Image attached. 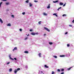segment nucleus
<instances>
[{"label": "nucleus", "instance_id": "obj_1", "mask_svg": "<svg viewBox=\"0 0 74 74\" xmlns=\"http://www.w3.org/2000/svg\"><path fill=\"white\" fill-rule=\"evenodd\" d=\"M44 29L47 31H48V32H50V30L46 27H44Z\"/></svg>", "mask_w": 74, "mask_h": 74}, {"label": "nucleus", "instance_id": "obj_2", "mask_svg": "<svg viewBox=\"0 0 74 74\" xmlns=\"http://www.w3.org/2000/svg\"><path fill=\"white\" fill-rule=\"evenodd\" d=\"M0 22L1 23H3V20H2V19H1L0 18Z\"/></svg>", "mask_w": 74, "mask_h": 74}, {"label": "nucleus", "instance_id": "obj_3", "mask_svg": "<svg viewBox=\"0 0 74 74\" xmlns=\"http://www.w3.org/2000/svg\"><path fill=\"white\" fill-rule=\"evenodd\" d=\"M17 49V47H15L14 49L13 50V51H14L15 50H16Z\"/></svg>", "mask_w": 74, "mask_h": 74}, {"label": "nucleus", "instance_id": "obj_4", "mask_svg": "<svg viewBox=\"0 0 74 74\" xmlns=\"http://www.w3.org/2000/svg\"><path fill=\"white\" fill-rule=\"evenodd\" d=\"M14 73H17V72H18V71H17V70L16 69H15L14 70Z\"/></svg>", "mask_w": 74, "mask_h": 74}, {"label": "nucleus", "instance_id": "obj_5", "mask_svg": "<svg viewBox=\"0 0 74 74\" xmlns=\"http://www.w3.org/2000/svg\"><path fill=\"white\" fill-rule=\"evenodd\" d=\"M60 5H63V3L60 2Z\"/></svg>", "mask_w": 74, "mask_h": 74}, {"label": "nucleus", "instance_id": "obj_6", "mask_svg": "<svg viewBox=\"0 0 74 74\" xmlns=\"http://www.w3.org/2000/svg\"><path fill=\"white\" fill-rule=\"evenodd\" d=\"M45 67H46V68H49V67L47 66L46 65H45Z\"/></svg>", "mask_w": 74, "mask_h": 74}, {"label": "nucleus", "instance_id": "obj_7", "mask_svg": "<svg viewBox=\"0 0 74 74\" xmlns=\"http://www.w3.org/2000/svg\"><path fill=\"white\" fill-rule=\"evenodd\" d=\"M58 1H53V3H58Z\"/></svg>", "mask_w": 74, "mask_h": 74}, {"label": "nucleus", "instance_id": "obj_8", "mask_svg": "<svg viewBox=\"0 0 74 74\" xmlns=\"http://www.w3.org/2000/svg\"><path fill=\"white\" fill-rule=\"evenodd\" d=\"M24 53H29V52H28L27 51H25L24 52Z\"/></svg>", "mask_w": 74, "mask_h": 74}, {"label": "nucleus", "instance_id": "obj_9", "mask_svg": "<svg viewBox=\"0 0 74 74\" xmlns=\"http://www.w3.org/2000/svg\"><path fill=\"white\" fill-rule=\"evenodd\" d=\"M49 44H50V45H52L53 44V42H49Z\"/></svg>", "mask_w": 74, "mask_h": 74}, {"label": "nucleus", "instance_id": "obj_10", "mask_svg": "<svg viewBox=\"0 0 74 74\" xmlns=\"http://www.w3.org/2000/svg\"><path fill=\"white\" fill-rule=\"evenodd\" d=\"M43 14L44 15H45V16H46V15H47V14H46V13H43Z\"/></svg>", "mask_w": 74, "mask_h": 74}, {"label": "nucleus", "instance_id": "obj_11", "mask_svg": "<svg viewBox=\"0 0 74 74\" xmlns=\"http://www.w3.org/2000/svg\"><path fill=\"white\" fill-rule=\"evenodd\" d=\"M53 15H55L56 16H57V17H58V16L57 15H56V13H54L53 14Z\"/></svg>", "mask_w": 74, "mask_h": 74}, {"label": "nucleus", "instance_id": "obj_12", "mask_svg": "<svg viewBox=\"0 0 74 74\" xmlns=\"http://www.w3.org/2000/svg\"><path fill=\"white\" fill-rule=\"evenodd\" d=\"M50 4L49 5L47 6V8H50Z\"/></svg>", "mask_w": 74, "mask_h": 74}, {"label": "nucleus", "instance_id": "obj_13", "mask_svg": "<svg viewBox=\"0 0 74 74\" xmlns=\"http://www.w3.org/2000/svg\"><path fill=\"white\" fill-rule=\"evenodd\" d=\"M12 69L10 68L9 69V71H10V72H11V71H12Z\"/></svg>", "mask_w": 74, "mask_h": 74}, {"label": "nucleus", "instance_id": "obj_14", "mask_svg": "<svg viewBox=\"0 0 74 74\" xmlns=\"http://www.w3.org/2000/svg\"><path fill=\"white\" fill-rule=\"evenodd\" d=\"M31 34H32V35H33V36H34V35H35V33H31Z\"/></svg>", "mask_w": 74, "mask_h": 74}, {"label": "nucleus", "instance_id": "obj_15", "mask_svg": "<svg viewBox=\"0 0 74 74\" xmlns=\"http://www.w3.org/2000/svg\"><path fill=\"white\" fill-rule=\"evenodd\" d=\"M7 26H11V24L10 23H9L7 25Z\"/></svg>", "mask_w": 74, "mask_h": 74}, {"label": "nucleus", "instance_id": "obj_16", "mask_svg": "<svg viewBox=\"0 0 74 74\" xmlns=\"http://www.w3.org/2000/svg\"><path fill=\"white\" fill-rule=\"evenodd\" d=\"M64 55H60V57H64L65 56Z\"/></svg>", "mask_w": 74, "mask_h": 74}, {"label": "nucleus", "instance_id": "obj_17", "mask_svg": "<svg viewBox=\"0 0 74 74\" xmlns=\"http://www.w3.org/2000/svg\"><path fill=\"white\" fill-rule=\"evenodd\" d=\"M29 4L30 7H32V4H31V3H30Z\"/></svg>", "mask_w": 74, "mask_h": 74}, {"label": "nucleus", "instance_id": "obj_18", "mask_svg": "<svg viewBox=\"0 0 74 74\" xmlns=\"http://www.w3.org/2000/svg\"><path fill=\"white\" fill-rule=\"evenodd\" d=\"M21 70V69H20V68H18L17 69H16V70H17V71H19V70Z\"/></svg>", "mask_w": 74, "mask_h": 74}, {"label": "nucleus", "instance_id": "obj_19", "mask_svg": "<svg viewBox=\"0 0 74 74\" xmlns=\"http://www.w3.org/2000/svg\"><path fill=\"white\" fill-rule=\"evenodd\" d=\"M54 58H57V56H53Z\"/></svg>", "mask_w": 74, "mask_h": 74}, {"label": "nucleus", "instance_id": "obj_20", "mask_svg": "<svg viewBox=\"0 0 74 74\" xmlns=\"http://www.w3.org/2000/svg\"><path fill=\"white\" fill-rule=\"evenodd\" d=\"M41 53H39L38 54V56H39V57H41Z\"/></svg>", "mask_w": 74, "mask_h": 74}, {"label": "nucleus", "instance_id": "obj_21", "mask_svg": "<svg viewBox=\"0 0 74 74\" xmlns=\"http://www.w3.org/2000/svg\"><path fill=\"white\" fill-rule=\"evenodd\" d=\"M41 21H39L38 22V24L39 25H41Z\"/></svg>", "mask_w": 74, "mask_h": 74}, {"label": "nucleus", "instance_id": "obj_22", "mask_svg": "<svg viewBox=\"0 0 74 74\" xmlns=\"http://www.w3.org/2000/svg\"><path fill=\"white\" fill-rule=\"evenodd\" d=\"M34 2H35V3H37V2H38V1L34 0Z\"/></svg>", "mask_w": 74, "mask_h": 74}, {"label": "nucleus", "instance_id": "obj_23", "mask_svg": "<svg viewBox=\"0 0 74 74\" xmlns=\"http://www.w3.org/2000/svg\"><path fill=\"white\" fill-rule=\"evenodd\" d=\"M71 68H72V67H70V68H68V70H70V69H71Z\"/></svg>", "mask_w": 74, "mask_h": 74}, {"label": "nucleus", "instance_id": "obj_24", "mask_svg": "<svg viewBox=\"0 0 74 74\" xmlns=\"http://www.w3.org/2000/svg\"><path fill=\"white\" fill-rule=\"evenodd\" d=\"M6 5H8V4H10V3H6Z\"/></svg>", "mask_w": 74, "mask_h": 74}, {"label": "nucleus", "instance_id": "obj_25", "mask_svg": "<svg viewBox=\"0 0 74 74\" xmlns=\"http://www.w3.org/2000/svg\"><path fill=\"white\" fill-rule=\"evenodd\" d=\"M28 38L27 37H26V38L25 39V40H27Z\"/></svg>", "mask_w": 74, "mask_h": 74}, {"label": "nucleus", "instance_id": "obj_26", "mask_svg": "<svg viewBox=\"0 0 74 74\" xmlns=\"http://www.w3.org/2000/svg\"><path fill=\"white\" fill-rule=\"evenodd\" d=\"M57 71L58 72H60V70L59 69H58L57 70Z\"/></svg>", "mask_w": 74, "mask_h": 74}, {"label": "nucleus", "instance_id": "obj_27", "mask_svg": "<svg viewBox=\"0 0 74 74\" xmlns=\"http://www.w3.org/2000/svg\"><path fill=\"white\" fill-rule=\"evenodd\" d=\"M2 3H3V2H1L0 3V7H1V4H2Z\"/></svg>", "mask_w": 74, "mask_h": 74}, {"label": "nucleus", "instance_id": "obj_28", "mask_svg": "<svg viewBox=\"0 0 74 74\" xmlns=\"http://www.w3.org/2000/svg\"><path fill=\"white\" fill-rule=\"evenodd\" d=\"M9 57H10V59H11L12 60H14V59H13L12 58H11V57L10 56H9Z\"/></svg>", "mask_w": 74, "mask_h": 74}, {"label": "nucleus", "instance_id": "obj_29", "mask_svg": "<svg viewBox=\"0 0 74 74\" xmlns=\"http://www.w3.org/2000/svg\"><path fill=\"white\" fill-rule=\"evenodd\" d=\"M61 71H64V69H62Z\"/></svg>", "mask_w": 74, "mask_h": 74}, {"label": "nucleus", "instance_id": "obj_30", "mask_svg": "<svg viewBox=\"0 0 74 74\" xmlns=\"http://www.w3.org/2000/svg\"><path fill=\"white\" fill-rule=\"evenodd\" d=\"M35 35H36H36H37L38 34V32H37L36 33H35Z\"/></svg>", "mask_w": 74, "mask_h": 74}, {"label": "nucleus", "instance_id": "obj_31", "mask_svg": "<svg viewBox=\"0 0 74 74\" xmlns=\"http://www.w3.org/2000/svg\"><path fill=\"white\" fill-rule=\"evenodd\" d=\"M55 74V73L53 72V71H52L51 74Z\"/></svg>", "mask_w": 74, "mask_h": 74}, {"label": "nucleus", "instance_id": "obj_32", "mask_svg": "<svg viewBox=\"0 0 74 74\" xmlns=\"http://www.w3.org/2000/svg\"><path fill=\"white\" fill-rule=\"evenodd\" d=\"M26 3H29V0H27L26 1Z\"/></svg>", "mask_w": 74, "mask_h": 74}, {"label": "nucleus", "instance_id": "obj_33", "mask_svg": "<svg viewBox=\"0 0 74 74\" xmlns=\"http://www.w3.org/2000/svg\"><path fill=\"white\" fill-rule=\"evenodd\" d=\"M1 1H7V0H1Z\"/></svg>", "mask_w": 74, "mask_h": 74}, {"label": "nucleus", "instance_id": "obj_34", "mask_svg": "<svg viewBox=\"0 0 74 74\" xmlns=\"http://www.w3.org/2000/svg\"><path fill=\"white\" fill-rule=\"evenodd\" d=\"M22 14H23V15H25V12H23Z\"/></svg>", "mask_w": 74, "mask_h": 74}, {"label": "nucleus", "instance_id": "obj_35", "mask_svg": "<svg viewBox=\"0 0 74 74\" xmlns=\"http://www.w3.org/2000/svg\"><path fill=\"white\" fill-rule=\"evenodd\" d=\"M19 30L20 32H22V29H20Z\"/></svg>", "mask_w": 74, "mask_h": 74}, {"label": "nucleus", "instance_id": "obj_36", "mask_svg": "<svg viewBox=\"0 0 74 74\" xmlns=\"http://www.w3.org/2000/svg\"><path fill=\"white\" fill-rule=\"evenodd\" d=\"M25 67L26 69H27V68H28L27 66H25Z\"/></svg>", "mask_w": 74, "mask_h": 74}, {"label": "nucleus", "instance_id": "obj_37", "mask_svg": "<svg viewBox=\"0 0 74 74\" xmlns=\"http://www.w3.org/2000/svg\"><path fill=\"white\" fill-rule=\"evenodd\" d=\"M12 16L13 18H14V16L13 15H12Z\"/></svg>", "mask_w": 74, "mask_h": 74}, {"label": "nucleus", "instance_id": "obj_38", "mask_svg": "<svg viewBox=\"0 0 74 74\" xmlns=\"http://www.w3.org/2000/svg\"><path fill=\"white\" fill-rule=\"evenodd\" d=\"M69 26H70V27H72V26L71 25H69Z\"/></svg>", "mask_w": 74, "mask_h": 74}, {"label": "nucleus", "instance_id": "obj_39", "mask_svg": "<svg viewBox=\"0 0 74 74\" xmlns=\"http://www.w3.org/2000/svg\"><path fill=\"white\" fill-rule=\"evenodd\" d=\"M67 47H69L70 46V45L68 44L67 45Z\"/></svg>", "mask_w": 74, "mask_h": 74}, {"label": "nucleus", "instance_id": "obj_40", "mask_svg": "<svg viewBox=\"0 0 74 74\" xmlns=\"http://www.w3.org/2000/svg\"><path fill=\"white\" fill-rule=\"evenodd\" d=\"M66 14H63V15H62V16H66Z\"/></svg>", "mask_w": 74, "mask_h": 74}, {"label": "nucleus", "instance_id": "obj_41", "mask_svg": "<svg viewBox=\"0 0 74 74\" xmlns=\"http://www.w3.org/2000/svg\"><path fill=\"white\" fill-rule=\"evenodd\" d=\"M10 62H8V63H7V64H10Z\"/></svg>", "mask_w": 74, "mask_h": 74}, {"label": "nucleus", "instance_id": "obj_42", "mask_svg": "<svg viewBox=\"0 0 74 74\" xmlns=\"http://www.w3.org/2000/svg\"><path fill=\"white\" fill-rule=\"evenodd\" d=\"M66 5V4H64V5H63V7H64Z\"/></svg>", "mask_w": 74, "mask_h": 74}, {"label": "nucleus", "instance_id": "obj_43", "mask_svg": "<svg viewBox=\"0 0 74 74\" xmlns=\"http://www.w3.org/2000/svg\"><path fill=\"white\" fill-rule=\"evenodd\" d=\"M61 74H64V72H63L61 73Z\"/></svg>", "mask_w": 74, "mask_h": 74}, {"label": "nucleus", "instance_id": "obj_44", "mask_svg": "<svg viewBox=\"0 0 74 74\" xmlns=\"http://www.w3.org/2000/svg\"><path fill=\"white\" fill-rule=\"evenodd\" d=\"M68 33L67 32H66L65 33V34H68Z\"/></svg>", "mask_w": 74, "mask_h": 74}, {"label": "nucleus", "instance_id": "obj_45", "mask_svg": "<svg viewBox=\"0 0 74 74\" xmlns=\"http://www.w3.org/2000/svg\"><path fill=\"white\" fill-rule=\"evenodd\" d=\"M58 8L59 9H61V8H62V7H60V8Z\"/></svg>", "mask_w": 74, "mask_h": 74}, {"label": "nucleus", "instance_id": "obj_46", "mask_svg": "<svg viewBox=\"0 0 74 74\" xmlns=\"http://www.w3.org/2000/svg\"><path fill=\"white\" fill-rule=\"evenodd\" d=\"M14 59H15L16 60V58H14Z\"/></svg>", "mask_w": 74, "mask_h": 74}, {"label": "nucleus", "instance_id": "obj_47", "mask_svg": "<svg viewBox=\"0 0 74 74\" xmlns=\"http://www.w3.org/2000/svg\"><path fill=\"white\" fill-rule=\"evenodd\" d=\"M30 32H32V29H31L30 30Z\"/></svg>", "mask_w": 74, "mask_h": 74}, {"label": "nucleus", "instance_id": "obj_48", "mask_svg": "<svg viewBox=\"0 0 74 74\" xmlns=\"http://www.w3.org/2000/svg\"><path fill=\"white\" fill-rule=\"evenodd\" d=\"M57 10H58V11H59V9L58 8V9H57Z\"/></svg>", "mask_w": 74, "mask_h": 74}, {"label": "nucleus", "instance_id": "obj_49", "mask_svg": "<svg viewBox=\"0 0 74 74\" xmlns=\"http://www.w3.org/2000/svg\"><path fill=\"white\" fill-rule=\"evenodd\" d=\"M41 73H43V72H42V71H41Z\"/></svg>", "mask_w": 74, "mask_h": 74}, {"label": "nucleus", "instance_id": "obj_50", "mask_svg": "<svg viewBox=\"0 0 74 74\" xmlns=\"http://www.w3.org/2000/svg\"><path fill=\"white\" fill-rule=\"evenodd\" d=\"M45 35H46V34H44V36H45Z\"/></svg>", "mask_w": 74, "mask_h": 74}, {"label": "nucleus", "instance_id": "obj_51", "mask_svg": "<svg viewBox=\"0 0 74 74\" xmlns=\"http://www.w3.org/2000/svg\"><path fill=\"white\" fill-rule=\"evenodd\" d=\"M27 36H29V34H28V35H27Z\"/></svg>", "mask_w": 74, "mask_h": 74}, {"label": "nucleus", "instance_id": "obj_52", "mask_svg": "<svg viewBox=\"0 0 74 74\" xmlns=\"http://www.w3.org/2000/svg\"><path fill=\"white\" fill-rule=\"evenodd\" d=\"M8 11H9V10H8Z\"/></svg>", "mask_w": 74, "mask_h": 74}]
</instances>
